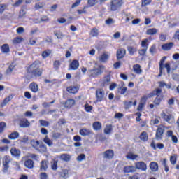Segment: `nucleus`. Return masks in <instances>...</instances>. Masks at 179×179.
Masks as SVG:
<instances>
[{
	"label": "nucleus",
	"instance_id": "nucleus-1",
	"mask_svg": "<svg viewBox=\"0 0 179 179\" xmlns=\"http://www.w3.org/2000/svg\"><path fill=\"white\" fill-rule=\"evenodd\" d=\"M104 69H106V67L103 65L94 66L92 69L88 71V76L92 79H96V78H99L100 75L103 74Z\"/></svg>",
	"mask_w": 179,
	"mask_h": 179
},
{
	"label": "nucleus",
	"instance_id": "nucleus-2",
	"mask_svg": "<svg viewBox=\"0 0 179 179\" xmlns=\"http://www.w3.org/2000/svg\"><path fill=\"white\" fill-rule=\"evenodd\" d=\"M122 3H124V1H122V0H113L111 1V10H118V9H120L121 6H122Z\"/></svg>",
	"mask_w": 179,
	"mask_h": 179
},
{
	"label": "nucleus",
	"instance_id": "nucleus-3",
	"mask_svg": "<svg viewBox=\"0 0 179 179\" xmlns=\"http://www.w3.org/2000/svg\"><path fill=\"white\" fill-rule=\"evenodd\" d=\"M96 101H103L104 100V97H106V92H104V90L99 88L96 91Z\"/></svg>",
	"mask_w": 179,
	"mask_h": 179
},
{
	"label": "nucleus",
	"instance_id": "nucleus-4",
	"mask_svg": "<svg viewBox=\"0 0 179 179\" xmlns=\"http://www.w3.org/2000/svg\"><path fill=\"white\" fill-rule=\"evenodd\" d=\"M2 163L3 166V171H7L9 169V163H10V157L5 155L2 159Z\"/></svg>",
	"mask_w": 179,
	"mask_h": 179
},
{
	"label": "nucleus",
	"instance_id": "nucleus-5",
	"mask_svg": "<svg viewBox=\"0 0 179 179\" xmlns=\"http://www.w3.org/2000/svg\"><path fill=\"white\" fill-rule=\"evenodd\" d=\"M135 168L137 169V170H141V171H146V170H148V166L146 163L143 162H136L135 164Z\"/></svg>",
	"mask_w": 179,
	"mask_h": 179
},
{
	"label": "nucleus",
	"instance_id": "nucleus-6",
	"mask_svg": "<svg viewBox=\"0 0 179 179\" xmlns=\"http://www.w3.org/2000/svg\"><path fill=\"white\" fill-rule=\"evenodd\" d=\"M103 159H107L108 160H111L114 157V151L113 150H107L103 152Z\"/></svg>",
	"mask_w": 179,
	"mask_h": 179
},
{
	"label": "nucleus",
	"instance_id": "nucleus-7",
	"mask_svg": "<svg viewBox=\"0 0 179 179\" xmlns=\"http://www.w3.org/2000/svg\"><path fill=\"white\" fill-rule=\"evenodd\" d=\"M109 58H110V54H108V52H105L99 57V62L106 64V62L108 61Z\"/></svg>",
	"mask_w": 179,
	"mask_h": 179
},
{
	"label": "nucleus",
	"instance_id": "nucleus-8",
	"mask_svg": "<svg viewBox=\"0 0 179 179\" xmlns=\"http://www.w3.org/2000/svg\"><path fill=\"white\" fill-rule=\"evenodd\" d=\"M41 66V62L40 60H35L29 67V70L30 71H34V69H37L40 68Z\"/></svg>",
	"mask_w": 179,
	"mask_h": 179
},
{
	"label": "nucleus",
	"instance_id": "nucleus-9",
	"mask_svg": "<svg viewBox=\"0 0 179 179\" xmlns=\"http://www.w3.org/2000/svg\"><path fill=\"white\" fill-rule=\"evenodd\" d=\"M163 134H164V126H160L157 129L156 138L162 139L163 137Z\"/></svg>",
	"mask_w": 179,
	"mask_h": 179
},
{
	"label": "nucleus",
	"instance_id": "nucleus-10",
	"mask_svg": "<svg viewBox=\"0 0 179 179\" xmlns=\"http://www.w3.org/2000/svg\"><path fill=\"white\" fill-rule=\"evenodd\" d=\"M125 54H127V50L124 48H120L117 52V59H122V57H125Z\"/></svg>",
	"mask_w": 179,
	"mask_h": 179
},
{
	"label": "nucleus",
	"instance_id": "nucleus-11",
	"mask_svg": "<svg viewBox=\"0 0 179 179\" xmlns=\"http://www.w3.org/2000/svg\"><path fill=\"white\" fill-rule=\"evenodd\" d=\"M19 125L21 128H27V127H30V122L27 119H22L20 120Z\"/></svg>",
	"mask_w": 179,
	"mask_h": 179
},
{
	"label": "nucleus",
	"instance_id": "nucleus-12",
	"mask_svg": "<svg viewBox=\"0 0 179 179\" xmlns=\"http://www.w3.org/2000/svg\"><path fill=\"white\" fill-rule=\"evenodd\" d=\"M166 136L168 138H171V141L172 142H173V143H177L178 142V139L177 138V136L173 135V131H168L166 132Z\"/></svg>",
	"mask_w": 179,
	"mask_h": 179
},
{
	"label": "nucleus",
	"instance_id": "nucleus-13",
	"mask_svg": "<svg viewBox=\"0 0 179 179\" xmlns=\"http://www.w3.org/2000/svg\"><path fill=\"white\" fill-rule=\"evenodd\" d=\"M78 68H79V62L78 60H73V62L70 64L69 69L76 71Z\"/></svg>",
	"mask_w": 179,
	"mask_h": 179
},
{
	"label": "nucleus",
	"instance_id": "nucleus-14",
	"mask_svg": "<svg viewBox=\"0 0 179 179\" xmlns=\"http://www.w3.org/2000/svg\"><path fill=\"white\" fill-rule=\"evenodd\" d=\"M31 73L34 76H38V77L41 76V75H43V69L38 67V69H35L31 71Z\"/></svg>",
	"mask_w": 179,
	"mask_h": 179
},
{
	"label": "nucleus",
	"instance_id": "nucleus-15",
	"mask_svg": "<svg viewBox=\"0 0 179 179\" xmlns=\"http://www.w3.org/2000/svg\"><path fill=\"white\" fill-rule=\"evenodd\" d=\"M48 169V162L45 160H43L41 162L40 170L41 171H46Z\"/></svg>",
	"mask_w": 179,
	"mask_h": 179
},
{
	"label": "nucleus",
	"instance_id": "nucleus-16",
	"mask_svg": "<svg viewBox=\"0 0 179 179\" xmlns=\"http://www.w3.org/2000/svg\"><path fill=\"white\" fill-rule=\"evenodd\" d=\"M174 46V43L170 42L169 43H166L162 45V50H164V51H169L173 48Z\"/></svg>",
	"mask_w": 179,
	"mask_h": 179
},
{
	"label": "nucleus",
	"instance_id": "nucleus-17",
	"mask_svg": "<svg viewBox=\"0 0 179 179\" xmlns=\"http://www.w3.org/2000/svg\"><path fill=\"white\" fill-rule=\"evenodd\" d=\"M29 89L33 93H37V92H38V85L36 83H31L29 85Z\"/></svg>",
	"mask_w": 179,
	"mask_h": 179
},
{
	"label": "nucleus",
	"instance_id": "nucleus-18",
	"mask_svg": "<svg viewBox=\"0 0 179 179\" xmlns=\"http://www.w3.org/2000/svg\"><path fill=\"white\" fill-rule=\"evenodd\" d=\"M123 171L124 173H135L136 169H135V166H127L124 168Z\"/></svg>",
	"mask_w": 179,
	"mask_h": 179
},
{
	"label": "nucleus",
	"instance_id": "nucleus-19",
	"mask_svg": "<svg viewBox=\"0 0 179 179\" xmlns=\"http://www.w3.org/2000/svg\"><path fill=\"white\" fill-rule=\"evenodd\" d=\"M150 169L152 171L156 172L159 170V164L155 162H152L150 164Z\"/></svg>",
	"mask_w": 179,
	"mask_h": 179
},
{
	"label": "nucleus",
	"instance_id": "nucleus-20",
	"mask_svg": "<svg viewBox=\"0 0 179 179\" xmlns=\"http://www.w3.org/2000/svg\"><path fill=\"white\" fill-rule=\"evenodd\" d=\"M75 106V100L73 99H69L65 102L64 107L66 108H71Z\"/></svg>",
	"mask_w": 179,
	"mask_h": 179
},
{
	"label": "nucleus",
	"instance_id": "nucleus-21",
	"mask_svg": "<svg viewBox=\"0 0 179 179\" xmlns=\"http://www.w3.org/2000/svg\"><path fill=\"white\" fill-rule=\"evenodd\" d=\"M161 117L163 118L166 122H170L171 118H173V115H166V113L162 112L161 113Z\"/></svg>",
	"mask_w": 179,
	"mask_h": 179
},
{
	"label": "nucleus",
	"instance_id": "nucleus-22",
	"mask_svg": "<svg viewBox=\"0 0 179 179\" xmlns=\"http://www.w3.org/2000/svg\"><path fill=\"white\" fill-rule=\"evenodd\" d=\"M12 99H13V95H9L8 96L6 97L3 102L1 103V107H5V106H6V104H8L9 101L12 100Z\"/></svg>",
	"mask_w": 179,
	"mask_h": 179
},
{
	"label": "nucleus",
	"instance_id": "nucleus-23",
	"mask_svg": "<svg viewBox=\"0 0 179 179\" xmlns=\"http://www.w3.org/2000/svg\"><path fill=\"white\" fill-rule=\"evenodd\" d=\"M92 134V131L88 129H82L80 130V135L82 136H87V135H90Z\"/></svg>",
	"mask_w": 179,
	"mask_h": 179
},
{
	"label": "nucleus",
	"instance_id": "nucleus-24",
	"mask_svg": "<svg viewBox=\"0 0 179 179\" xmlns=\"http://www.w3.org/2000/svg\"><path fill=\"white\" fill-rule=\"evenodd\" d=\"M30 143L34 149H36V150H38V146H40L39 141L31 140Z\"/></svg>",
	"mask_w": 179,
	"mask_h": 179
},
{
	"label": "nucleus",
	"instance_id": "nucleus-25",
	"mask_svg": "<svg viewBox=\"0 0 179 179\" xmlns=\"http://www.w3.org/2000/svg\"><path fill=\"white\" fill-rule=\"evenodd\" d=\"M127 159H129L130 160H138V159H139V155H135L132 152H129L127 155Z\"/></svg>",
	"mask_w": 179,
	"mask_h": 179
},
{
	"label": "nucleus",
	"instance_id": "nucleus-26",
	"mask_svg": "<svg viewBox=\"0 0 179 179\" xmlns=\"http://www.w3.org/2000/svg\"><path fill=\"white\" fill-rule=\"evenodd\" d=\"M24 166L25 167H27V169H33L34 166V162L31 159H28L25 161Z\"/></svg>",
	"mask_w": 179,
	"mask_h": 179
},
{
	"label": "nucleus",
	"instance_id": "nucleus-27",
	"mask_svg": "<svg viewBox=\"0 0 179 179\" xmlns=\"http://www.w3.org/2000/svg\"><path fill=\"white\" fill-rule=\"evenodd\" d=\"M145 103H146V98H142L141 101L137 108L138 111H142L143 107H145Z\"/></svg>",
	"mask_w": 179,
	"mask_h": 179
},
{
	"label": "nucleus",
	"instance_id": "nucleus-28",
	"mask_svg": "<svg viewBox=\"0 0 179 179\" xmlns=\"http://www.w3.org/2000/svg\"><path fill=\"white\" fill-rule=\"evenodd\" d=\"M78 90H79V87H69L67 88V92H69V93H71L72 94L78 93Z\"/></svg>",
	"mask_w": 179,
	"mask_h": 179
},
{
	"label": "nucleus",
	"instance_id": "nucleus-29",
	"mask_svg": "<svg viewBox=\"0 0 179 179\" xmlns=\"http://www.w3.org/2000/svg\"><path fill=\"white\" fill-rule=\"evenodd\" d=\"M24 39L22 37L17 36L14 39H13L12 43L13 44L16 45V44H20L22 41H24Z\"/></svg>",
	"mask_w": 179,
	"mask_h": 179
},
{
	"label": "nucleus",
	"instance_id": "nucleus-30",
	"mask_svg": "<svg viewBox=\"0 0 179 179\" xmlns=\"http://www.w3.org/2000/svg\"><path fill=\"white\" fill-rule=\"evenodd\" d=\"M157 34V29L156 28L148 29L146 31V34H148V36H153Z\"/></svg>",
	"mask_w": 179,
	"mask_h": 179
},
{
	"label": "nucleus",
	"instance_id": "nucleus-31",
	"mask_svg": "<svg viewBox=\"0 0 179 179\" xmlns=\"http://www.w3.org/2000/svg\"><path fill=\"white\" fill-rule=\"evenodd\" d=\"M111 131H113V126L111 124H108L104 129V134H106V135H110Z\"/></svg>",
	"mask_w": 179,
	"mask_h": 179
},
{
	"label": "nucleus",
	"instance_id": "nucleus-32",
	"mask_svg": "<svg viewBox=\"0 0 179 179\" xmlns=\"http://www.w3.org/2000/svg\"><path fill=\"white\" fill-rule=\"evenodd\" d=\"M15 66H16V64H15V63H12L11 64H10L9 67L6 71V74L10 75L12 72H13V70L15 69Z\"/></svg>",
	"mask_w": 179,
	"mask_h": 179
},
{
	"label": "nucleus",
	"instance_id": "nucleus-33",
	"mask_svg": "<svg viewBox=\"0 0 179 179\" xmlns=\"http://www.w3.org/2000/svg\"><path fill=\"white\" fill-rule=\"evenodd\" d=\"M10 153L12 155V156H20V151L17 149H16V148H13L10 150Z\"/></svg>",
	"mask_w": 179,
	"mask_h": 179
},
{
	"label": "nucleus",
	"instance_id": "nucleus-34",
	"mask_svg": "<svg viewBox=\"0 0 179 179\" xmlns=\"http://www.w3.org/2000/svg\"><path fill=\"white\" fill-rule=\"evenodd\" d=\"M99 3V0H88L87 1V6L88 8H92L95 5H97Z\"/></svg>",
	"mask_w": 179,
	"mask_h": 179
},
{
	"label": "nucleus",
	"instance_id": "nucleus-35",
	"mask_svg": "<svg viewBox=\"0 0 179 179\" xmlns=\"http://www.w3.org/2000/svg\"><path fill=\"white\" fill-rule=\"evenodd\" d=\"M134 71L138 75L142 73V69H141V65L136 64L134 66Z\"/></svg>",
	"mask_w": 179,
	"mask_h": 179
},
{
	"label": "nucleus",
	"instance_id": "nucleus-36",
	"mask_svg": "<svg viewBox=\"0 0 179 179\" xmlns=\"http://www.w3.org/2000/svg\"><path fill=\"white\" fill-rule=\"evenodd\" d=\"M162 90L160 88H157L155 90H154L152 93V96H157V97H160V95L162 93Z\"/></svg>",
	"mask_w": 179,
	"mask_h": 179
},
{
	"label": "nucleus",
	"instance_id": "nucleus-37",
	"mask_svg": "<svg viewBox=\"0 0 179 179\" xmlns=\"http://www.w3.org/2000/svg\"><path fill=\"white\" fill-rule=\"evenodd\" d=\"M166 57H164L159 62V76H162V72L163 71V64H164V61H166Z\"/></svg>",
	"mask_w": 179,
	"mask_h": 179
},
{
	"label": "nucleus",
	"instance_id": "nucleus-38",
	"mask_svg": "<svg viewBox=\"0 0 179 179\" xmlns=\"http://www.w3.org/2000/svg\"><path fill=\"white\" fill-rule=\"evenodd\" d=\"M8 138H9V139H11V140L17 139V138H19V132L14 131V132L11 133L8 136Z\"/></svg>",
	"mask_w": 179,
	"mask_h": 179
},
{
	"label": "nucleus",
	"instance_id": "nucleus-39",
	"mask_svg": "<svg viewBox=\"0 0 179 179\" xmlns=\"http://www.w3.org/2000/svg\"><path fill=\"white\" fill-rule=\"evenodd\" d=\"M92 127L95 131L101 129V123L99 122H95L93 123Z\"/></svg>",
	"mask_w": 179,
	"mask_h": 179
},
{
	"label": "nucleus",
	"instance_id": "nucleus-40",
	"mask_svg": "<svg viewBox=\"0 0 179 179\" xmlns=\"http://www.w3.org/2000/svg\"><path fill=\"white\" fill-rule=\"evenodd\" d=\"M61 160H64V162H69L71 160V155L68 154H62L60 156Z\"/></svg>",
	"mask_w": 179,
	"mask_h": 179
},
{
	"label": "nucleus",
	"instance_id": "nucleus-41",
	"mask_svg": "<svg viewBox=\"0 0 179 179\" xmlns=\"http://www.w3.org/2000/svg\"><path fill=\"white\" fill-rule=\"evenodd\" d=\"M61 177H62L63 178H68V177H69V172L68 171V169H63L62 171V173H61Z\"/></svg>",
	"mask_w": 179,
	"mask_h": 179
},
{
	"label": "nucleus",
	"instance_id": "nucleus-42",
	"mask_svg": "<svg viewBox=\"0 0 179 179\" xmlns=\"http://www.w3.org/2000/svg\"><path fill=\"white\" fill-rule=\"evenodd\" d=\"M41 23H48L50 22V17L47 15H42L40 18Z\"/></svg>",
	"mask_w": 179,
	"mask_h": 179
},
{
	"label": "nucleus",
	"instance_id": "nucleus-43",
	"mask_svg": "<svg viewBox=\"0 0 179 179\" xmlns=\"http://www.w3.org/2000/svg\"><path fill=\"white\" fill-rule=\"evenodd\" d=\"M110 82H111V77L110 75L105 76L103 78V86H107Z\"/></svg>",
	"mask_w": 179,
	"mask_h": 179
},
{
	"label": "nucleus",
	"instance_id": "nucleus-44",
	"mask_svg": "<svg viewBox=\"0 0 179 179\" xmlns=\"http://www.w3.org/2000/svg\"><path fill=\"white\" fill-rule=\"evenodd\" d=\"M51 55V50H46L42 52V57L45 59Z\"/></svg>",
	"mask_w": 179,
	"mask_h": 179
},
{
	"label": "nucleus",
	"instance_id": "nucleus-45",
	"mask_svg": "<svg viewBox=\"0 0 179 179\" xmlns=\"http://www.w3.org/2000/svg\"><path fill=\"white\" fill-rule=\"evenodd\" d=\"M43 142H45V143H46V145H48L49 146H52V145H53L52 140H51L47 136L45 137Z\"/></svg>",
	"mask_w": 179,
	"mask_h": 179
},
{
	"label": "nucleus",
	"instance_id": "nucleus-46",
	"mask_svg": "<svg viewBox=\"0 0 179 179\" xmlns=\"http://www.w3.org/2000/svg\"><path fill=\"white\" fill-rule=\"evenodd\" d=\"M51 169L54 171H56L57 169H58V161L53 160L51 162Z\"/></svg>",
	"mask_w": 179,
	"mask_h": 179
},
{
	"label": "nucleus",
	"instance_id": "nucleus-47",
	"mask_svg": "<svg viewBox=\"0 0 179 179\" xmlns=\"http://www.w3.org/2000/svg\"><path fill=\"white\" fill-rule=\"evenodd\" d=\"M90 34L92 37H97V36H99V29L97 28H93L91 30Z\"/></svg>",
	"mask_w": 179,
	"mask_h": 179
},
{
	"label": "nucleus",
	"instance_id": "nucleus-48",
	"mask_svg": "<svg viewBox=\"0 0 179 179\" xmlns=\"http://www.w3.org/2000/svg\"><path fill=\"white\" fill-rule=\"evenodd\" d=\"M20 143H22V145L29 143V137L27 136H24L23 138L20 140Z\"/></svg>",
	"mask_w": 179,
	"mask_h": 179
},
{
	"label": "nucleus",
	"instance_id": "nucleus-49",
	"mask_svg": "<svg viewBox=\"0 0 179 179\" xmlns=\"http://www.w3.org/2000/svg\"><path fill=\"white\" fill-rule=\"evenodd\" d=\"M44 3H36L34 6L35 10L43 9V8H44Z\"/></svg>",
	"mask_w": 179,
	"mask_h": 179
},
{
	"label": "nucleus",
	"instance_id": "nucleus-50",
	"mask_svg": "<svg viewBox=\"0 0 179 179\" xmlns=\"http://www.w3.org/2000/svg\"><path fill=\"white\" fill-rule=\"evenodd\" d=\"M1 50L2 52L6 53L9 52V45L8 44H4L1 46Z\"/></svg>",
	"mask_w": 179,
	"mask_h": 179
},
{
	"label": "nucleus",
	"instance_id": "nucleus-51",
	"mask_svg": "<svg viewBox=\"0 0 179 179\" xmlns=\"http://www.w3.org/2000/svg\"><path fill=\"white\" fill-rule=\"evenodd\" d=\"M140 139L143 141H148V134L145 131L142 132L140 135Z\"/></svg>",
	"mask_w": 179,
	"mask_h": 179
},
{
	"label": "nucleus",
	"instance_id": "nucleus-52",
	"mask_svg": "<svg viewBox=\"0 0 179 179\" xmlns=\"http://www.w3.org/2000/svg\"><path fill=\"white\" fill-rule=\"evenodd\" d=\"M61 136H62V134L61 133H58V132H53L52 135V138L53 139H59V138H61Z\"/></svg>",
	"mask_w": 179,
	"mask_h": 179
},
{
	"label": "nucleus",
	"instance_id": "nucleus-53",
	"mask_svg": "<svg viewBox=\"0 0 179 179\" xmlns=\"http://www.w3.org/2000/svg\"><path fill=\"white\" fill-rule=\"evenodd\" d=\"M39 152H47V147L44 144H41L38 147Z\"/></svg>",
	"mask_w": 179,
	"mask_h": 179
},
{
	"label": "nucleus",
	"instance_id": "nucleus-54",
	"mask_svg": "<svg viewBox=\"0 0 179 179\" xmlns=\"http://www.w3.org/2000/svg\"><path fill=\"white\" fill-rule=\"evenodd\" d=\"M170 162L171 164L173 165L176 164V163H177V155H172L170 158Z\"/></svg>",
	"mask_w": 179,
	"mask_h": 179
},
{
	"label": "nucleus",
	"instance_id": "nucleus-55",
	"mask_svg": "<svg viewBox=\"0 0 179 179\" xmlns=\"http://www.w3.org/2000/svg\"><path fill=\"white\" fill-rule=\"evenodd\" d=\"M26 13H27L26 8H22L21 10L20 11L19 17L20 18L24 17V16H26Z\"/></svg>",
	"mask_w": 179,
	"mask_h": 179
},
{
	"label": "nucleus",
	"instance_id": "nucleus-56",
	"mask_svg": "<svg viewBox=\"0 0 179 179\" xmlns=\"http://www.w3.org/2000/svg\"><path fill=\"white\" fill-rule=\"evenodd\" d=\"M128 51H129L130 55H134L135 54V52H136V48H135L132 46H130L128 48Z\"/></svg>",
	"mask_w": 179,
	"mask_h": 179
},
{
	"label": "nucleus",
	"instance_id": "nucleus-57",
	"mask_svg": "<svg viewBox=\"0 0 179 179\" xmlns=\"http://www.w3.org/2000/svg\"><path fill=\"white\" fill-rule=\"evenodd\" d=\"M39 122H40L41 127H48L50 125V122H48V121L40 120Z\"/></svg>",
	"mask_w": 179,
	"mask_h": 179
},
{
	"label": "nucleus",
	"instance_id": "nucleus-58",
	"mask_svg": "<svg viewBox=\"0 0 179 179\" xmlns=\"http://www.w3.org/2000/svg\"><path fill=\"white\" fill-rule=\"evenodd\" d=\"M55 36H56L57 38L62 39L64 38V34L61 31H56L55 32Z\"/></svg>",
	"mask_w": 179,
	"mask_h": 179
},
{
	"label": "nucleus",
	"instance_id": "nucleus-59",
	"mask_svg": "<svg viewBox=\"0 0 179 179\" xmlns=\"http://www.w3.org/2000/svg\"><path fill=\"white\" fill-rule=\"evenodd\" d=\"M60 66H61V62H59V60H55L53 62V66H54L55 69H58Z\"/></svg>",
	"mask_w": 179,
	"mask_h": 179
},
{
	"label": "nucleus",
	"instance_id": "nucleus-60",
	"mask_svg": "<svg viewBox=\"0 0 179 179\" xmlns=\"http://www.w3.org/2000/svg\"><path fill=\"white\" fill-rule=\"evenodd\" d=\"M106 24H107L108 26H110V24H114L115 21L113 18H108V20H106L105 21Z\"/></svg>",
	"mask_w": 179,
	"mask_h": 179
},
{
	"label": "nucleus",
	"instance_id": "nucleus-61",
	"mask_svg": "<svg viewBox=\"0 0 179 179\" xmlns=\"http://www.w3.org/2000/svg\"><path fill=\"white\" fill-rule=\"evenodd\" d=\"M146 51H148V48H143L138 51L139 55L143 56L146 54Z\"/></svg>",
	"mask_w": 179,
	"mask_h": 179
},
{
	"label": "nucleus",
	"instance_id": "nucleus-62",
	"mask_svg": "<svg viewBox=\"0 0 179 179\" xmlns=\"http://www.w3.org/2000/svg\"><path fill=\"white\" fill-rule=\"evenodd\" d=\"M118 92L121 94H125V93H127V87H120Z\"/></svg>",
	"mask_w": 179,
	"mask_h": 179
},
{
	"label": "nucleus",
	"instance_id": "nucleus-63",
	"mask_svg": "<svg viewBox=\"0 0 179 179\" xmlns=\"http://www.w3.org/2000/svg\"><path fill=\"white\" fill-rule=\"evenodd\" d=\"M86 159V155L85 154H80L78 157L77 160L78 162H82L83 160H85Z\"/></svg>",
	"mask_w": 179,
	"mask_h": 179
},
{
	"label": "nucleus",
	"instance_id": "nucleus-64",
	"mask_svg": "<svg viewBox=\"0 0 179 179\" xmlns=\"http://www.w3.org/2000/svg\"><path fill=\"white\" fill-rule=\"evenodd\" d=\"M152 2V0H142L141 6H146Z\"/></svg>",
	"mask_w": 179,
	"mask_h": 179
}]
</instances>
